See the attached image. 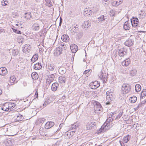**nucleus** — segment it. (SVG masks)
Masks as SVG:
<instances>
[{"label": "nucleus", "instance_id": "nucleus-1", "mask_svg": "<svg viewBox=\"0 0 146 146\" xmlns=\"http://www.w3.org/2000/svg\"><path fill=\"white\" fill-rule=\"evenodd\" d=\"M108 74L104 70L101 71L98 74V76L100 79L102 80L104 83H106L107 81V76Z\"/></svg>", "mask_w": 146, "mask_h": 146}, {"label": "nucleus", "instance_id": "nucleus-2", "mask_svg": "<svg viewBox=\"0 0 146 146\" xmlns=\"http://www.w3.org/2000/svg\"><path fill=\"white\" fill-rule=\"evenodd\" d=\"M131 21L133 27L138 28L140 27V25L139 24V21L137 17H133L131 19Z\"/></svg>", "mask_w": 146, "mask_h": 146}, {"label": "nucleus", "instance_id": "nucleus-3", "mask_svg": "<svg viewBox=\"0 0 146 146\" xmlns=\"http://www.w3.org/2000/svg\"><path fill=\"white\" fill-rule=\"evenodd\" d=\"M94 109L95 113L98 114L99 112L98 111H101L102 110V106L99 102L96 101L95 103Z\"/></svg>", "mask_w": 146, "mask_h": 146}, {"label": "nucleus", "instance_id": "nucleus-4", "mask_svg": "<svg viewBox=\"0 0 146 146\" xmlns=\"http://www.w3.org/2000/svg\"><path fill=\"white\" fill-rule=\"evenodd\" d=\"M113 119H111V118L110 119L109 121L107 120L104 123L103 126L105 128V129L108 130L111 128L113 126V123H111L113 120Z\"/></svg>", "mask_w": 146, "mask_h": 146}, {"label": "nucleus", "instance_id": "nucleus-5", "mask_svg": "<svg viewBox=\"0 0 146 146\" xmlns=\"http://www.w3.org/2000/svg\"><path fill=\"white\" fill-rule=\"evenodd\" d=\"M131 89L130 85L129 84H123L122 86V92L124 93H127L130 91Z\"/></svg>", "mask_w": 146, "mask_h": 146}, {"label": "nucleus", "instance_id": "nucleus-6", "mask_svg": "<svg viewBox=\"0 0 146 146\" xmlns=\"http://www.w3.org/2000/svg\"><path fill=\"white\" fill-rule=\"evenodd\" d=\"M89 86L91 89H94L97 88L100 86V83L98 81H95L90 83Z\"/></svg>", "mask_w": 146, "mask_h": 146}, {"label": "nucleus", "instance_id": "nucleus-7", "mask_svg": "<svg viewBox=\"0 0 146 146\" xmlns=\"http://www.w3.org/2000/svg\"><path fill=\"white\" fill-rule=\"evenodd\" d=\"M31 47L29 44H26L24 45L23 47V51L25 53H27L30 52Z\"/></svg>", "mask_w": 146, "mask_h": 146}, {"label": "nucleus", "instance_id": "nucleus-8", "mask_svg": "<svg viewBox=\"0 0 146 146\" xmlns=\"http://www.w3.org/2000/svg\"><path fill=\"white\" fill-rule=\"evenodd\" d=\"M119 55L120 57H123L127 54V50L126 49L122 48L120 49L118 51Z\"/></svg>", "mask_w": 146, "mask_h": 146}, {"label": "nucleus", "instance_id": "nucleus-9", "mask_svg": "<svg viewBox=\"0 0 146 146\" xmlns=\"http://www.w3.org/2000/svg\"><path fill=\"white\" fill-rule=\"evenodd\" d=\"M96 123L94 122L91 121L88 122L86 125V128L87 130L91 129L96 126Z\"/></svg>", "mask_w": 146, "mask_h": 146}, {"label": "nucleus", "instance_id": "nucleus-10", "mask_svg": "<svg viewBox=\"0 0 146 146\" xmlns=\"http://www.w3.org/2000/svg\"><path fill=\"white\" fill-rule=\"evenodd\" d=\"M62 50L60 48V47L56 48L54 50V56H58L62 54Z\"/></svg>", "mask_w": 146, "mask_h": 146}, {"label": "nucleus", "instance_id": "nucleus-11", "mask_svg": "<svg viewBox=\"0 0 146 146\" xmlns=\"http://www.w3.org/2000/svg\"><path fill=\"white\" fill-rule=\"evenodd\" d=\"M91 26V24L89 21H84L82 25V27L84 29H88Z\"/></svg>", "mask_w": 146, "mask_h": 146}, {"label": "nucleus", "instance_id": "nucleus-12", "mask_svg": "<svg viewBox=\"0 0 146 146\" xmlns=\"http://www.w3.org/2000/svg\"><path fill=\"white\" fill-rule=\"evenodd\" d=\"M123 0H112L111 3L112 5L114 6H117L121 4Z\"/></svg>", "mask_w": 146, "mask_h": 146}, {"label": "nucleus", "instance_id": "nucleus-13", "mask_svg": "<svg viewBox=\"0 0 146 146\" xmlns=\"http://www.w3.org/2000/svg\"><path fill=\"white\" fill-rule=\"evenodd\" d=\"M54 125V122L48 121L46 123L44 126L46 129H48L53 127Z\"/></svg>", "mask_w": 146, "mask_h": 146}, {"label": "nucleus", "instance_id": "nucleus-14", "mask_svg": "<svg viewBox=\"0 0 146 146\" xmlns=\"http://www.w3.org/2000/svg\"><path fill=\"white\" fill-rule=\"evenodd\" d=\"M133 40L131 39H128L125 42V45L127 46H132L133 44Z\"/></svg>", "mask_w": 146, "mask_h": 146}, {"label": "nucleus", "instance_id": "nucleus-15", "mask_svg": "<svg viewBox=\"0 0 146 146\" xmlns=\"http://www.w3.org/2000/svg\"><path fill=\"white\" fill-rule=\"evenodd\" d=\"M70 47L72 52L73 53H76L78 50V47L75 44H72Z\"/></svg>", "mask_w": 146, "mask_h": 146}, {"label": "nucleus", "instance_id": "nucleus-16", "mask_svg": "<svg viewBox=\"0 0 146 146\" xmlns=\"http://www.w3.org/2000/svg\"><path fill=\"white\" fill-rule=\"evenodd\" d=\"M92 12L91 10H90L89 9H86L84 11L83 13L84 15L89 17L92 15Z\"/></svg>", "mask_w": 146, "mask_h": 146}, {"label": "nucleus", "instance_id": "nucleus-17", "mask_svg": "<svg viewBox=\"0 0 146 146\" xmlns=\"http://www.w3.org/2000/svg\"><path fill=\"white\" fill-rule=\"evenodd\" d=\"M107 17L104 16V15H102L99 17L97 19L101 23H103L107 19Z\"/></svg>", "mask_w": 146, "mask_h": 146}, {"label": "nucleus", "instance_id": "nucleus-18", "mask_svg": "<svg viewBox=\"0 0 146 146\" xmlns=\"http://www.w3.org/2000/svg\"><path fill=\"white\" fill-rule=\"evenodd\" d=\"M7 73V70L6 68L2 67L0 68V74L4 76Z\"/></svg>", "mask_w": 146, "mask_h": 146}, {"label": "nucleus", "instance_id": "nucleus-19", "mask_svg": "<svg viewBox=\"0 0 146 146\" xmlns=\"http://www.w3.org/2000/svg\"><path fill=\"white\" fill-rule=\"evenodd\" d=\"M58 86L59 84L55 82L53 83L51 86L52 90L54 92L56 91L58 88Z\"/></svg>", "mask_w": 146, "mask_h": 146}, {"label": "nucleus", "instance_id": "nucleus-20", "mask_svg": "<svg viewBox=\"0 0 146 146\" xmlns=\"http://www.w3.org/2000/svg\"><path fill=\"white\" fill-rule=\"evenodd\" d=\"M8 107L9 108V111H11L13 110V108L16 106V104L15 103L12 102H8Z\"/></svg>", "mask_w": 146, "mask_h": 146}, {"label": "nucleus", "instance_id": "nucleus-21", "mask_svg": "<svg viewBox=\"0 0 146 146\" xmlns=\"http://www.w3.org/2000/svg\"><path fill=\"white\" fill-rule=\"evenodd\" d=\"M61 39L63 41L67 42L69 41L70 38L67 35H64L62 36Z\"/></svg>", "mask_w": 146, "mask_h": 146}, {"label": "nucleus", "instance_id": "nucleus-22", "mask_svg": "<svg viewBox=\"0 0 146 146\" xmlns=\"http://www.w3.org/2000/svg\"><path fill=\"white\" fill-rule=\"evenodd\" d=\"M1 109L5 111H9V108L8 107V102L5 103L1 108Z\"/></svg>", "mask_w": 146, "mask_h": 146}, {"label": "nucleus", "instance_id": "nucleus-23", "mask_svg": "<svg viewBox=\"0 0 146 146\" xmlns=\"http://www.w3.org/2000/svg\"><path fill=\"white\" fill-rule=\"evenodd\" d=\"M66 78L64 76H60L59 77L58 80L59 82L62 84L66 82Z\"/></svg>", "mask_w": 146, "mask_h": 146}, {"label": "nucleus", "instance_id": "nucleus-24", "mask_svg": "<svg viewBox=\"0 0 146 146\" xmlns=\"http://www.w3.org/2000/svg\"><path fill=\"white\" fill-rule=\"evenodd\" d=\"M34 69L36 70H38L42 67L41 63L38 62L35 64L34 66Z\"/></svg>", "mask_w": 146, "mask_h": 146}, {"label": "nucleus", "instance_id": "nucleus-25", "mask_svg": "<svg viewBox=\"0 0 146 146\" xmlns=\"http://www.w3.org/2000/svg\"><path fill=\"white\" fill-rule=\"evenodd\" d=\"M58 72L60 74H64L66 72V69L63 67H60L59 69Z\"/></svg>", "mask_w": 146, "mask_h": 146}, {"label": "nucleus", "instance_id": "nucleus-26", "mask_svg": "<svg viewBox=\"0 0 146 146\" xmlns=\"http://www.w3.org/2000/svg\"><path fill=\"white\" fill-rule=\"evenodd\" d=\"M123 28L125 30H129L130 29V24L128 21L125 22L123 25Z\"/></svg>", "mask_w": 146, "mask_h": 146}, {"label": "nucleus", "instance_id": "nucleus-27", "mask_svg": "<svg viewBox=\"0 0 146 146\" xmlns=\"http://www.w3.org/2000/svg\"><path fill=\"white\" fill-rule=\"evenodd\" d=\"M16 118V121H22L23 119V115L20 114H19L17 116Z\"/></svg>", "mask_w": 146, "mask_h": 146}, {"label": "nucleus", "instance_id": "nucleus-28", "mask_svg": "<svg viewBox=\"0 0 146 146\" xmlns=\"http://www.w3.org/2000/svg\"><path fill=\"white\" fill-rule=\"evenodd\" d=\"M33 28L34 30L38 31L40 28L39 25L37 23H35L33 25Z\"/></svg>", "mask_w": 146, "mask_h": 146}, {"label": "nucleus", "instance_id": "nucleus-29", "mask_svg": "<svg viewBox=\"0 0 146 146\" xmlns=\"http://www.w3.org/2000/svg\"><path fill=\"white\" fill-rule=\"evenodd\" d=\"M130 63V60L129 58H127L125 59L122 62L123 65H124L125 66H128Z\"/></svg>", "mask_w": 146, "mask_h": 146}, {"label": "nucleus", "instance_id": "nucleus-30", "mask_svg": "<svg viewBox=\"0 0 146 146\" xmlns=\"http://www.w3.org/2000/svg\"><path fill=\"white\" fill-rule=\"evenodd\" d=\"M31 77L33 79L36 80L38 78V74L36 72H33L31 74Z\"/></svg>", "mask_w": 146, "mask_h": 146}, {"label": "nucleus", "instance_id": "nucleus-31", "mask_svg": "<svg viewBox=\"0 0 146 146\" xmlns=\"http://www.w3.org/2000/svg\"><path fill=\"white\" fill-rule=\"evenodd\" d=\"M38 54H35L34 55L32 58L31 59V61L33 62H34L36 61L38 59Z\"/></svg>", "mask_w": 146, "mask_h": 146}, {"label": "nucleus", "instance_id": "nucleus-32", "mask_svg": "<svg viewBox=\"0 0 146 146\" xmlns=\"http://www.w3.org/2000/svg\"><path fill=\"white\" fill-rule=\"evenodd\" d=\"M48 66L49 69L51 71H53L55 68L54 64L50 63H49Z\"/></svg>", "mask_w": 146, "mask_h": 146}, {"label": "nucleus", "instance_id": "nucleus-33", "mask_svg": "<svg viewBox=\"0 0 146 146\" xmlns=\"http://www.w3.org/2000/svg\"><path fill=\"white\" fill-rule=\"evenodd\" d=\"M25 15L24 17L27 19H30L32 17L31 13H25Z\"/></svg>", "mask_w": 146, "mask_h": 146}, {"label": "nucleus", "instance_id": "nucleus-34", "mask_svg": "<svg viewBox=\"0 0 146 146\" xmlns=\"http://www.w3.org/2000/svg\"><path fill=\"white\" fill-rule=\"evenodd\" d=\"M130 139V136L128 135L124 137L123 139V143H126L129 141Z\"/></svg>", "mask_w": 146, "mask_h": 146}, {"label": "nucleus", "instance_id": "nucleus-35", "mask_svg": "<svg viewBox=\"0 0 146 146\" xmlns=\"http://www.w3.org/2000/svg\"><path fill=\"white\" fill-rule=\"evenodd\" d=\"M137 100V97L135 96L130 97L129 100L130 102L131 103H135L136 101Z\"/></svg>", "mask_w": 146, "mask_h": 146}, {"label": "nucleus", "instance_id": "nucleus-36", "mask_svg": "<svg viewBox=\"0 0 146 146\" xmlns=\"http://www.w3.org/2000/svg\"><path fill=\"white\" fill-rule=\"evenodd\" d=\"M146 96V89H143L141 94L140 98L143 99V97Z\"/></svg>", "mask_w": 146, "mask_h": 146}, {"label": "nucleus", "instance_id": "nucleus-37", "mask_svg": "<svg viewBox=\"0 0 146 146\" xmlns=\"http://www.w3.org/2000/svg\"><path fill=\"white\" fill-rule=\"evenodd\" d=\"M123 112L122 111H120L117 112V115L115 117V119L119 118L122 115Z\"/></svg>", "mask_w": 146, "mask_h": 146}, {"label": "nucleus", "instance_id": "nucleus-38", "mask_svg": "<svg viewBox=\"0 0 146 146\" xmlns=\"http://www.w3.org/2000/svg\"><path fill=\"white\" fill-rule=\"evenodd\" d=\"M135 89L136 92H139L141 90V86L139 84H137L135 87Z\"/></svg>", "mask_w": 146, "mask_h": 146}, {"label": "nucleus", "instance_id": "nucleus-39", "mask_svg": "<svg viewBox=\"0 0 146 146\" xmlns=\"http://www.w3.org/2000/svg\"><path fill=\"white\" fill-rule=\"evenodd\" d=\"M12 54L14 56H17L19 53V51L18 50H13L12 51Z\"/></svg>", "mask_w": 146, "mask_h": 146}, {"label": "nucleus", "instance_id": "nucleus-40", "mask_svg": "<svg viewBox=\"0 0 146 146\" xmlns=\"http://www.w3.org/2000/svg\"><path fill=\"white\" fill-rule=\"evenodd\" d=\"M60 46L59 47H60V48L63 50H65L66 49V46L64 44L63 42H61L60 44Z\"/></svg>", "mask_w": 146, "mask_h": 146}, {"label": "nucleus", "instance_id": "nucleus-41", "mask_svg": "<svg viewBox=\"0 0 146 146\" xmlns=\"http://www.w3.org/2000/svg\"><path fill=\"white\" fill-rule=\"evenodd\" d=\"M137 71L134 69H133L130 70V74L132 76H134L136 74Z\"/></svg>", "mask_w": 146, "mask_h": 146}, {"label": "nucleus", "instance_id": "nucleus-42", "mask_svg": "<svg viewBox=\"0 0 146 146\" xmlns=\"http://www.w3.org/2000/svg\"><path fill=\"white\" fill-rule=\"evenodd\" d=\"M45 4L48 6L51 7L52 5V4L50 0H45Z\"/></svg>", "mask_w": 146, "mask_h": 146}, {"label": "nucleus", "instance_id": "nucleus-43", "mask_svg": "<svg viewBox=\"0 0 146 146\" xmlns=\"http://www.w3.org/2000/svg\"><path fill=\"white\" fill-rule=\"evenodd\" d=\"M110 92L109 91H108L106 92V98L107 100H111V98H112L110 96Z\"/></svg>", "mask_w": 146, "mask_h": 146}, {"label": "nucleus", "instance_id": "nucleus-44", "mask_svg": "<svg viewBox=\"0 0 146 146\" xmlns=\"http://www.w3.org/2000/svg\"><path fill=\"white\" fill-rule=\"evenodd\" d=\"M146 102V100H144L140 102V103L139 104L138 106L137 107V108H139L141 107L142 106H143L145 103Z\"/></svg>", "mask_w": 146, "mask_h": 146}, {"label": "nucleus", "instance_id": "nucleus-45", "mask_svg": "<svg viewBox=\"0 0 146 146\" xmlns=\"http://www.w3.org/2000/svg\"><path fill=\"white\" fill-rule=\"evenodd\" d=\"M54 78V75L53 74H50L49 76H48V79L51 80V81H52Z\"/></svg>", "mask_w": 146, "mask_h": 146}, {"label": "nucleus", "instance_id": "nucleus-46", "mask_svg": "<svg viewBox=\"0 0 146 146\" xmlns=\"http://www.w3.org/2000/svg\"><path fill=\"white\" fill-rule=\"evenodd\" d=\"M16 80V78L15 76H13L10 77V82L12 83H14Z\"/></svg>", "mask_w": 146, "mask_h": 146}, {"label": "nucleus", "instance_id": "nucleus-47", "mask_svg": "<svg viewBox=\"0 0 146 146\" xmlns=\"http://www.w3.org/2000/svg\"><path fill=\"white\" fill-rule=\"evenodd\" d=\"M92 72V70L91 69H89L88 70H86L84 72V74H87V76H88L90 75V74Z\"/></svg>", "mask_w": 146, "mask_h": 146}, {"label": "nucleus", "instance_id": "nucleus-48", "mask_svg": "<svg viewBox=\"0 0 146 146\" xmlns=\"http://www.w3.org/2000/svg\"><path fill=\"white\" fill-rule=\"evenodd\" d=\"M104 129L105 128L103 126H102L101 128L98 131V133L99 134L102 132H104Z\"/></svg>", "mask_w": 146, "mask_h": 146}, {"label": "nucleus", "instance_id": "nucleus-49", "mask_svg": "<svg viewBox=\"0 0 146 146\" xmlns=\"http://www.w3.org/2000/svg\"><path fill=\"white\" fill-rule=\"evenodd\" d=\"M119 98L121 100H123L125 99V97L124 95V93L122 92L120 94H119Z\"/></svg>", "mask_w": 146, "mask_h": 146}, {"label": "nucleus", "instance_id": "nucleus-50", "mask_svg": "<svg viewBox=\"0 0 146 146\" xmlns=\"http://www.w3.org/2000/svg\"><path fill=\"white\" fill-rule=\"evenodd\" d=\"M13 32L17 34H21V31L17 30L16 29H13Z\"/></svg>", "mask_w": 146, "mask_h": 146}, {"label": "nucleus", "instance_id": "nucleus-51", "mask_svg": "<svg viewBox=\"0 0 146 146\" xmlns=\"http://www.w3.org/2000/svg\"><path fill=\"white\" fill-rule=\"evenodd\" d=\"M78 127V125L74 123L71 126V127L72 129H75L76 128Z\"/></svg>", "mask_w": 146, "mask_h": 146}, {"label": "nucleus", "instance_id": "nucleus-52", "mask_svg": "<svg viewBox=\"0 0 146 146\" xmlns=\"http://www.w3.org/2000/svg\"><path fill=\"white\" fill-rule=\"evenodd\" d=\"M1 5L3 6H5L7 5V4L8 3L7 1H4L3 0L1 2Z\"/></svg>", "mask_w": 146, "mask_h": 146}, {"label": "nucleus", "instance_id": "nucleus-53", "mask_svg": "<svg viewBox=\"0 0 146 146\" xmlns=\"http://www.w3.org/2000/svg\"><path fill=\"white\" fill-rule=\"evenodd\" d=\"M24 40V38L21 37H19L18 38V41L19 43H23Z\"/></svg>", "mask_w": 146, "mask_h": 146}, {"label": "nucleus", "instance_id": "nucleus-54", "mask_svg": "<svg viewBox=\"0 0 146 146\" xmlns=\"http://www.w3.org/2000/svg\"><path fill=\"white\" fill-rule=\"evenodd\" d=\"M52 82L51 80L47 79L46 80V86H48Z\"/></svg>", "mask_w": 146, "mask_h": 146}, {"label": "nucleus", "instance_id": "nucleus-55", "mask_svg": "<svg viewBox=\"0 0 146 146\" xmlns=\"http://www.w3.org/2000/svg\"><path fill=\"white\" fill-rule=\"evenodd\" d=\"M72 29H73V31H77V30L78 29V27L77 25H76V26H72Z\"/></svg>", "mask_w": 146, "mask_h": 146}, {"label": "nucleus", "instance_id": "nucleus-56", "mask_svg": "<svg viewBox=\"0 0 146 146\" xmlns=\"http://www.w3.org/2000/svg\"><path fill=\"white\" fill-rule=\"evenodd\" d=\"M77 36L79 39L80 38L83 36V33L82 32L79 33L77 35Z\"/></svg>", "mask_w": 146, "mask_h": 146}, {"label": "nucleus", "instance_id": "nucleus-57", "mask_svg": "<svg viewBox=\"0 0 146 146\" xmlns=\"http://www.w3.org/2000/svg\"><path fill=\"white\" fill-rule=\"evenodd\" d=\"M115 13H114V12L113 10H111L110 11V15L111 16H114Z\"/></svg>", "mask_w": 146, "mask_h": 146}, {"label": "nucleus", "instance_id": "nucleus-58", "mask_svg": "<svg viewBox=\"0 0 146 146\" xmlns=\"http://www.w3.org/2000/svg\"><path fill=\"white\" fill-rule=\"evenodd\" d=\"M66 135L68 136V137L67 138H70L72 137V136L70 135L71 134L70 133L69 131H68L66 132Z\"/></svg>", "mask_w": 146, "mask_h": 146}, {"label": "nucleus", "instance_id": "nucleus-59", "mask_svg": "<svg viewBox=\"0 0 146 146\" xmlns=\"http://www.w3.org/2000/svg\"><path fill=\"white\" fill-rule=\"evenodd\" d=\"M60 144V141H57L54 144V146H58Z\"/></svg>", "mask_w": 146, "mask_h": 146}, {"label": "nucleus", "instance_id": "nucleus-60", "mask_svg": "<svg viewBox=\"0 0 146 146\" xmlns=\"http://www.w3.org/2000/svg\"><path fill=\"white\" fill-rule=\"evenodd\" d=\"M111 100H110V101H108V102H107L106 103V105H109L111 103V102H112L113 98L112 99L111 98Z\"/></svg>", "mask_w": 146, "mask_h": 146}, {"label": "nucleus", "instance_id": "nucleus-61", "mask_svg": "<svg viewBox=\"0 0 146 146\" xmlns=\"http://www.w3.org/2000/svg\"><path fill=\"white\" fill-rule=\"evenodd\" d=\"M38 97V93L37 90H36L35 93V98H37Z\"/></svg>", "mask_w": 146, "mask_h": 146}, {"label": "nucleus", "instance_id": "nucleus-62", "mask_svg": "<svg viewBox=\"0 0 146 146\" xmlns=\"http://www.w3.org/2000/svg\"><path fill=\"white\" fill-rule=\"evenodd\" d=\"M76 131H75V130H74V132H73V131H69V133H70L71 134V136H72V137L74 134V133Z\"/></svg>", "mask_w": 146, "mask_h": 146}, {"label": "nucleus", "instance_id": "nucleus-63", "mask_svg": "<svg viewBox=\"0 0 146 146\" xmlns=\"http://www.w3.org/2000/svg\"><path fill=\"white\" fill-rule=\"evenodd\" d=\"M12 141H13V140L10 139V140H8V141H7V142L8 143V144H9V145L11 144V143Z\"/></svg>", "mask_w": 146, "mask_h": 146}, {"label": "nucleus", "instance_id": "nucleus-64", "mask_svg": "<svg viewBox=\"0 0 146 146\" xmlns=\"http://www.w3.org/2000/svg\"><path fill=\"white\" fill-rule=\"evenodd\" d=\"M4 33L5 31H4V30L3 29H0V33H2L3 32Z\"/></svg>", "mask_w": 146, "mask_h": 146}]
</instances>
